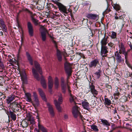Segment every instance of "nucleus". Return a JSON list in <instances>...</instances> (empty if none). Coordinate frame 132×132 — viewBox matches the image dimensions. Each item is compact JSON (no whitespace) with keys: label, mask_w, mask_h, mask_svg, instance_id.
<instances>
[{"label":"nucleus","mask_w":132,"mask_h":132,"mask_svg":"<svg viewBox=\"0 0 132 132\" xmlns=\"http://www.w3.org/2000/svg\"><path fill=\"white\" fill-rule=\"evenodd\" d=\"M28 121H29V123H30V124L29 125H31V126H33L35 124V121L33 119H29Z\"/></svg>","instance_id":"nucleus-44"},{"label":"nucleus","mask_w":132,"mask_h":132,"mask_svg":"<svg viewBox=\"0 0 132 132\" xmlns=\"http://www.w3.org/2000/svg\"><path fill=\"white\" fill-rule=\"evenodd\" d=\"M122 54H124L125 56L126 55H128V53L125 50L124 51H122Z\"/></svg>","instance_id":"nucleus-58"},{"label":"nucleus","mask_w":132,"mask_h":132,"mask_svg":"<svg viewBox=\"0 0 132 132\" xmlns=\"http://www.w3.org/2000/svg\"><path fill=\"white\" fill-rule=\"evenodd\" d=\"M109 38L108 36H106L105 34L104 37L102 39L101 43V46H106L108 43V39Z\"/></svg>","instance_id":"nucleus-18"},{"label":"nucleus","mask_w":132,"mask_h":132,"mask_svg":"<svg viewBox=\"0 0 132 132\" xmlns=\"http://www.w3.org/2000/svg\"><path fill=\"white\" fill-rule=\"evenodd\" d=\"M111 11V9L110 8H108V6L106 9V10L103 12L102 13V14L103 15H104V14H107L109 12Z\"/></svg>","instance_id":"nucleus-42"},{"label":"nucleus","mask_w":132,"mask_h":132,"mask_svg":"<svg viewBox=\"0 0 132 132\" xmlns=\"http://www.w3.org/2000/svg\"><path fill=\"white\" fill-rule=\"evenodd\" d=\"M113 8L115 9L117 11L119 10L120 9V5L118 4H116L113 6Z\"/></svg>","instance_id":"nucleus-46"},{"label":"nucleus","mask_w":132,"mask_h":132,"mask_svg":"<svg viewBox=\"0 0 132 132\" xmlns=\"http://www.w3.org/2000/svg\"><path fill=\"white\" fill-rule=\"evenodd\" d=\"M119 46L120 48V50H121L122 51H124L125 50L124 45L123 43H120V45H119Z\"/></svg>","instance_id":"nucleus-43"},{"label":"nucleus","mask_w":132,"mask_h":132,"mask_svg":"<svg viewBox=\"0 0 132 132\" xmlns=\"http://www.w3.org/2000/svg\"><path fill=\"white\" fill-rule=\"evenodd\" d=\"M23 38H24L23 35V33H22V35L21 36V44H22L23 42Z\"/></svg>","instance_id":"nucleus-54"},{"label":"nucleus","mask_w":132,"mask_h":132,"mask_svg":"<svg viewBox=\"0 0 132 132\" xmlns=\"http://www.w3.org/2000/svg\"><path fill=\"white\" fill-rule=\"evenodd\" d=\"M42 40L45 41L46 39V32L44 31H43L40 32Z\"/></svg>","instance_id":"nucleus-31"},{"label":"nucleus","mask_w":132,"mask_h":132,"mask_svg":"<svg viewBox=\"0 0 132 132\" xmlns=\"http://www.w3.org/2000/svg\"><path fill=\"white\" fill-rule=\"evenodd\" d=\"M5 81V79L3 77H0V85L3 86V84Z\"/></svg>","instance_id":"nucleus-39"},{"label":"nucleus","mask_w":132,"mask_h":132,"mask_svg":"<svg viewBox=\"0 0 132 132\" xmlns=\"http://www.w3.org/2000/svg\"><path fill=\"white\" fill-rule=\"evenodd\" d=\"M114 54L117 62L120 63L122 61V58L120 55L118 53V51H116Z\"/></svg>","instance_id":"nucleus-21"},{"label":"nucleus","mask_w":132,"mask_h":132,"mask_svg":"<svg viewBox=\"0 0 132 132\" xmlns=\"http://www.w3.org/2000/svg\"><path fill=\"white\" fill-rule=\"evenodd\" d=\"M112 39H114L113 41L115 42L117 41L118 38L117 37V33L114 31L111 32V34L110 36Z\"/></svg>","instance_id":"nucleus-27"},{"label":"nucleus","mask_w":132,"mask_h":132,"mask_svg":"<svg viewBox=\"0 0 132 132\" xmlns=\"http://www.w3.org/2000/svg\"><path fill=\"white\" fill-rule=\"evenodd\" d=\"M58 99V101L55 100H54V103L57 109L59 112L61 111V108L60 106V105L61 104L62 102V98L61 96H59Z\"/></svg>","instance_id":"nucleus-9"},{"label":"nucleus","mask_w":132,"mask_h":132,"mask_svg":"<svg viewBox=\"0 0 132 132\" xmlns=\"http://www.w3.org/2000/svg\"><path fill=\"white\" fill-rule=\"evenodd\" d=\"M27 26L29 34L31 37L34 36V29L33 25L32 23L28 21L27 23Z\"/></svg>","instance_id":"nucleus-8"},{"label":"nucleus","mask_w":132,"mask_h":132,"mask_svg":"<svg viewBox=\"0 0 132 132\" xmlns=\"http://www.w3.org/2000/svg\"><path fill=\"white\" fill-rule=\"evenodd\" d=\"M51 38L52 39V42L54 44V46L55 47V48L56 49H57V43L56 42V41L54 40L53 39V37H51Z\"/></svg>","instance_id":"nucleus-41"},{"label":"nucleus","mask_w":132,"mask_h":132,"mask_svg":"<svg viewBox=\"0 0 132 132\" xmlns=\"http://www.w3.org/2000/svg\"><path fill=\"white\" fill-rule=\"evenodd\" d=\"M87 60L86 59H83V60H82L81 61L82 63H85L87 61Z\"/></svg>","instance_id":"nucleus-62"},{"label":"nucleus","mask_w":132,"mask_h":132,"mask_svg":"<svg viewBox=\"0 0 132 132\" xmlns=\"http://www.w3.org/2000/svg\"><path fill=\"white\" fill-rule=\"evenodd\" d=\"M5 67L4 64L2 61L0 62V69L5 70Z\"/></svg>","instance_id":"nucleus-45"},{"label":"nucleus","mask_w":132,"mask_h":132,"mask_svg":"<svg viewBox=\"0 0 132 132\" xmlns=\"http://www.w3.org/2000/svg\"><path fill=\"white\" fill-rule=\"evenodd\" d=\"M79 108L77 105L74 106L72 108V113L74 117L75 118H77L78 116L79 115L80 118L82 119L83 118L82 115H81L80 113L79 110Z\"/></svg>","instance_id":"nucleus-5"},{"label":"nucleus","mask_w":132,"mask_h":132,"mask_svg":"<svg viewBox=\"0 0 132 132\" xmlns=\"http://www.w3.org/2000/svg\"><path fill=\"white\" fill-rule=\"evenodd\" d=\"M0 25L1 27L5 25L4 21L3 20L1 19H0Z\"/></svg>","instance_id":"nucleus-49"},{"label":"nucleus","mask_w":132,"mask_h":132,"mask_svg":"<svg viewBox=\"0 0 132 132\" xmlns=\"http://www.w3.org/2000/svg\"><path fill=\"white\" fill-rule=\"evenodd\" d=\"M50 6H52L53 7H54L55 8V6H54L52 3H50L49 4L47 3V4L46 5L45 7L46 8L48 9V10H50Z\"/></svg>","instance_id":"nucleus-40"},{"label":"nucleus","mask_w":132,"mask_h":132,"mask_svg":"<svg viewBox=\"0 0 132 132\" xmlns=\"http://www.w3.org/2000/svg\"><path fill=\"white\" fill-rule=\"evenodd\" d=\"M108 45L111 47H112L114 46V44L111 42H110L108 43Z\"/></svg>","instance_id":"nucleus-52"},{"label":"nucleus","mask_w":132,"mask_h":132,"mask_svg":"<svg viewBox=\"0 0 132 132\" xmlns=\"http://www.w3.org/2000/svg\"><path fill=\"white\" fill-rule=\"evenodd\" d=\"M82 106H83V108L89 111L90 109V108H88V107L89 106V103L87 102H86L85 101H84L82 102Z\"/></svg>","instance_id":"nucleus-25"},{"label":"nucleus","mask_w":132,"mask_h":132,"mask_svg":"<svg viewBox=\"0 0 132 132\" xmlns=\"http://www.w3.org/2000/svg\"><path fill=\"white\" fill-rule=\"evenodd\" d=\"M33 96L34 98V101L36 104L38 105L39 104V102L38 99V97L36 93L35 92L33 93Z\"/></svg>","instance_id":"nucleus-28"},{"label":"nucleus","mask_w":132,"mask_h":132,"mask_svg":"<svg viewBox=\"0 0 132 132\" xmlns=\"http://www.w3.org/2000/svg\"><path fill=\"white\" fill-rule=\"evenodd\" d=\"M47 106L48 108V111L49 113L52 117H54L55 113L52 106L49 103L47 104Z\"/></svg>","instance_id":"nucleus-15"},{"label":"nucleus","mask_w":132,"mask_h":132,"mask_svg":"<svg viewBox=\"0 0 132 132\" xmlns=\"http://www.w3.org/2000/svg\"><path fill=\"white\" fill-rule=\"evenodd\" d=\"M61 86L62 92L65 94L66 92L67 85L68 84L65 82L64 78L63 77H61Z\"/></svg>","instance_id":"nucleus-11"},{"label":"nucleus","mask_w":132,"mask_h":132,"mask_svg":"<svg viewBox=\"0 0 132 132\" xmlns=\"http://www.w3.org/2000/svg\"><path fill=\"white\" fill-rule=\"evenodd\" d=\"M56 4L60 12L63 13V14L65 16H66V15L68 14L69 13L71 14L72 12L71 9L67 10L66 6L58 2H56Z\"/></svg>","instance_id":"nucleus-3"},{"label":"nucleus","mask_w":132,"mask_h":132,"mask_svg":"<svg viewBox=\"0 0 132 132\" xmlns=\"http://www.w3.org/2000/svg\"><path fill=\"white\" fill-rule=\"evenodd\" d=\"M34 64L36 70L34 68L32 69V71L33 75L34 78L38 80H40V78L37 71L40 75H42V70L40 67L39 64L37 61H35Z\"/></svg>","instance_id":"nucleus-1"},{"label":"nucleus","mask_w":132,"mask_h":132,"mask_svg":"<svg viewBox=\"0 0 132 132\" xmlns=\"http://www.w3.org/2000/svg\"><path fill=\"white\" fill-rule=\"evenodd\" d=\"M100 67H98V68L97 69V71L95 73V75L96 76V78L97 79H99L101 76L102 71L101 70V66H99Z\"/></svg>","instance_id":"nucleus-22"},{"label":"nucleus","mask_w":132,"mask_h":132,"mask_svg":"<svg viewBox=\"0 0 132 132\" xmlns=\"http://www.w3.org/2000/svg\"><path fill=\"white\" fill-rule=\"evenodd\" d=\"M120 110L122 111H125V108L124 105H122L120 106Z\"/></svg>","instance_id":"nucleus-53"},{"label":"nucleus","mask_w":132,"mask_h":132,"mask_svg":"<svg viewBox=\"0 0 132 132\" xmlns=\"http://www.w3.org/2000/svg\"><path fill=\"white\" fill-rule=\"evenodd\" d=\"M105 87L106 88H108L109 89H111L112 88L111 86V85H109L108 84L106 85Z\"/></svg>","instance_id":"nucleus-57"},{"label":"nucleus","mask_w":132,"mask_h":132,"mask_svg":"<svg viewBox=\"0 0 132 132\" xmlns=\"http://www.w3.org/2000/svg\"><path fill=\"white\" fill-rule=\"evenodd\" d=\"M38 127L39 129L42 132H48L47 129L43 126L40 124L39 122L38 123Z\"/></svg>","instance_id":"nucleus-26"},{"label":"nucleus","mask_w":132,"mask_h":132,"mask_svg":"<svg viewBox=\"0 0 132 132\" xmlns=\"http://www.w3.org/2000/svg\"><path fill=\"white\" fill-rule=\"evenodd\" d=\"M120 94L118 90H117L116 91V93H114V95L117 96H118Z\"/></svg>","instance_id":"nucleus-55"},{"label":"nucleus","mask_w":132,"mask_h":132,"mask_svg":"<svg viewBox=\"0 0 132 132\" xmlns=\"http://www.w3.org/2000/svg\"><path fill=\"white\" fill-rule=\"evenodd\" d=\"M6 113L8 116L9 118L8 121L9 122H10V118H11V119L13 121H15L16 119V115L14 113V112L10 110L9 111H6Z\"/></svg>","instance_id":"nucleus-10"},{"label":"nucleus","mask_w":132,"mask_h":132,"mask_svg":"<svg viewBox=\"0 0 132 132\" xmlns=\"http://www.w3.org/2000/svg\"><path fill=\"white\" fill-rule=\"evenodd\" d=\"M29 12L31 14V15L30 17L31 18V20L32 22L34 23L35 26H37L38 24V20L37 19L34 18V15L33 14L32 12L29 11Z\"/></svg>","instance_id":"nucleus-16"},{"label":"nucleus","mask_w":132,"mask_h":132,"mask_svg":"<svg viewBox=\"0 0 132 132\" xmlns=\"http://www.w3.org/2000/svg\"><path fill=\"white\" fill-rule=\"evenodd\" d=\"M86 16L88 18L94 20H97L98 19V15L96 14L91 13L86 14Z\"/></svg>","instance_id":"nucleus-13"},{"label":"nucleus","mask_w":132,"mask_h":132,"mask_svg":"<svg viewBox=\"0 0 132 132\" xmlns=\"http://www.w3.org/2000/svg\"><path fill=\"white\" fill-rule=\"evenodd\" d=\"M26 55L28 60L31 65H33V60L30 55L28 51H26Z\"/></svg>","instance_id":"nucleus-17"},{"label":"nucleus","mask_w":132,"mask_h":132,"mask_svg":"<svg viewBox=\"0 0 132 132\" xmlns=\"http://www.w3.org/2000/svg\"><path fill=\"white\" fill-rule=\"evenodd\" d=\"M56 56L58 61L60 62H61L62 59V53L58 49L57 50Z\"/></svg>","instance_id":"nucleus-24"},{"label":"nucleus","mask_w":132,"mask_h":132,"mask_svg":"<svg viewBox=\"0 0 132 132\" xmlns=\"http://www.w3.org/2000/svg\"><path fill=\"white\" fill-rule=\"evenodd\" d=\"M89 90H88L87 93L90 91L92 94L93 95L94 97H95L98 94V92L95 89V86L91 82L89 85Z\"/></svg>","instance_id":"nucleus-7"},{"label":"nucleus","mask_w":132,"mask_h":132,"mask_svg":"<svg viewBox=\"0 0 132 132\" xmlns=\"http://www.w3.org/2000/svg\"><path fill=\"white\" fill-rule=\"evenodd\" d=\"M116 76L117 77V78H120L121 77V76L118 73H116Z\"/></svg>","instance_id":"nucleus-60"},{"label":"nucleus","mask_w":132,"mask_h":132,"mask_svg":"<svg viewBox=\"0 0 132 132\" xmlns=\"http://www.w3.org/2000/svg\"><path fill=\"white\" fill-rule=\"evenodd\" d=\"M91 128L95 132H98L99 131L98 129L97 128V126L94 124H93L90 125Z\"/></svg>","instance_id":"nucleus-36"},{"label":"nucleus","mask_w":132,"mask_h":132,"mask_svg":"<svg viewBox=\"0 0 132 132\" xmlns=\"http://www.w3.org/2000/svg\"><path fill=\"white\" fill-rule=\"evenodd\" d=\"M8 127L6 126H5L4 128H3L4 131H7L8 129Z\"/></svg>","instance_id":"nucleus-63"},{"label":"nucleus","mask_w":132,"mask_h":132,"mask_svg":"<svg viewBox=\"0 0 132 132\" xmlns=\"http://www.w3.org/2000/svg\"><path fill=\"white\" fill-rule=\"evenodd\" d=\"M78 54L80 56V58H82L83 59H86L84 54L81 53H79Z\"/></svg>","instance_id":"nucleus-50"},{"label":"nucleus","mask_w":132,"mask_h":132,"mask_svg":"<svg viewBox=\"0 0 132 132\" xmlns=\"http://www.w3.org/2000/svg\"><path fill=\"white\" fill-rule=\"evenodd\" d=\"M88 19H83V20L82 21V25L83 26H86L88 25Z\"/></svg>","instance_id":"nucleus-37"},{"label":"nucleus","mask_w":132,"mask_h":132,"mask_svg":"<svg viewBox=\"0 0 132 132\" xmlns=\"http://www.w3.org/2000/svg\"><path fill=\"white\" fill-rule=\"evenodd\" d=\"M130 72H129L127 71L125 72L124 74V77L125 78H127L129 77L130 75Z\"/></svg>","instance_id":"nucleus-48"},{"label":"nucleus","mask_w":132,"mask_h":132,"mask_svg":"<svg viewBox=\"0 0 132 132\" xmlns=\"http://www.w3.org/2000/svg\"><path fill=\"white\" fill-rule=\"evenodd\" d=\"M99 60L97 59H94L91 61L90 62L88 63V67L89 68H98V67H100L99 66H101L99 62Z\"/></svg>","instance_id":"nucleus-6"},{"label":"nucleus","mask_w":132,"mask_h":132,"mask_svg":"<svg viewBox=\"0 0 132 132\" xmlns=\"http://www.w3.org/2000/svg\"><path fill=\"white\" fill-rule=\"evenodd\" d=\"M67 88L68 89V92L70 93V94H71V91L70 90V87L68 85H67Z\"/></svg>","instance_id":"nucleus-59"},{"label":"nucleus","mask_w":132,"mask_h":132,"mask_svg":"<svg viewBox=\"0 0 132 132\" xmlns=\"http://www.w3.org/2000/svg\"><path fill=\"white\" fill-rule=\"evenodd\" d=\"M17 26L18 27V28H20L21 29H22V27L19 24L18 20L17 21Z\"/></svg>","instance_id":"nucleus-56"},{"label":"nucleus","mask_w":132,"mask_h":132,"mask_svg":"<svg viewBox=\"0 0 132 132\" xmlns=\"http://www.w3.org/2000/svg\"><path fill=\"white\" fill-rule=\"evenodd\" d=\"M76 98L73 95L70 94V98H69V100L70 102L71 103H72L74 101V99Z\"/></svg>","instance_id":"nucleus-38"},{"label":"nucleus","mask_w":132,"mask_h":132,"mask_svg":"<svg viewBox=\"0 0 132 132\" xmlns=\"http://www.w3.org/2000/svg\"><path fill=\"white\" fill-rule=\"evenodd\" d=\"M41 84L42 86L44 88H46V84L45 80L43 77L42 76L41 78Z\"/></svg>","instance_id":"nucleus-29"},{"label":"nucleus","mask_w":132,"mask_h":132,"mask_svg":"<svg viewBox=\"0 0 132 132\" xmlns=\"http://www.w3.org/2000/svg\"><path fill=\"white\" fill-rule=\"evenodd\" d=\"M21 79L25 84L27 83V78L26 72L24 71L20 72Z\"/></svg>","instance_id":"nucleus-14"},{"label":"nucleus","mask_w":132,"mask_h":132,"mask_svg":"<svg viewBox=\"0 0 132 132\" xmlns=\"http://www.w3.org/2000/svg\"><path fill=\"white\" fill-rule=\"evenodd\" d=\"M27 98V101L29 102H31L32 101L31 98V94L29 93H27L26 94Z\"/></svg>","instance_id":"nucleus-34"},{"label":"nucleus","mask_w":132,"mask_h":132,"mask_svg":"<svg viewBox=\"0 0 132 132\" xmlns=\"http://www.w3.org/2000/svg\"><path fill=\"white\" fill-rule=\"evenodd\" d=\"M54 85L55 88L56 89H58L59 85V79L57 77H56L55 78Z\"/></svg>","instance_id":"nucleus-32"},{"label":"nucleus","mask_w":132,"mask_h":132,"mask_svg":"<svg viewBox=\"0 0 132 132\" xmlns=\"http://www.w3.org/2000/svg\"><path fill=\"white\" fill-rule=\"evenodd\" d=\"M28 121L27 120H23L22 122L21 125L23 127H27L28 125Z\"/></svg>","instance_id":"nucleus-33"},{"label":"nucleus","mask_w":132,"mask_h":132,"mask_svg":"<svg viewBox=\"0 0 132 132\" xmlns=\"http://www.w3.org/2000/svg\"><path fill=\"white\" fill-rule=\"evenodd\" d=\"M78 7L76 6L74 8L73 10H74V11L75 12H76L77 10H78Z\"/></svg>","instance_id":"nucleus-61"},{"label":"nucleus","mask_w":132,"mask_h":132,"mask_svg":"<svg viewBox=\"0 0 132 132\" xmlns=\"http://www.w3.org/2000/svg\"><path fill=\"white\" fill-rule=\"evenodd\" d=\"M9 106L13 112H19L21 109V105L15 102H13L10 103Z\"/></svg>","instance_id":"nucleus-4"},{"label":"nucleus","mask_w":132,"mask_h":132,"mask_svg":"<svg viewBox=\"0 0 132 132\" xmlns=\"http://www.w3.org/2000/svg\"><path fill=\"white\" fill-rule=\"evenodd\" d=\"M108 47L106 46H101V54L103 57L108 53Z\"/></svg>","instance_id":"nucleus-12"},{"label":"nucleus","mask_w":132,"mask_h":132,"mask_svg":"<svg viewBox=\"0 0 132 132\" xmlns=\"http://www.w3.org/2000/svg\"><path fill=\"white\" fill-rule=\"evenodd\" d=\"M48 88L49 89H52L53 86V79L52 77L49 76L48 78Z\"/></svg>","instance_id":"nucleus-23"},{"label":"nucleus","mask_w":132,"mask_h":132,"mask_svg":"<svg viewBox=\"0 0 132 132\" xmlns=\"http://www.w3.org/2000/svg\"><path fill=\"white\" fill-rule=\"evenodd\" d=\"M101 121L102 122L104 125H106L108 126H110V124L109 123V122L105 119H101Z\"/></svg>","instance_id":"nucleus-35"},{"label":"nucleus","mask_w":132,"mask_h":132,"mask_svg":"<svg viewBox=\"0 0 132 132\" xmlns=\"http://www.w3.org/2000/svg\"><path fill=\"white\" fill-rule=\"evenodd\" d=\"M64 118L65 119H67L68 118V116L67 115L65 114L64 115Z\"/></svg>","instance_id":"nucleus-64"},{"label":"nucleus","mask_w":132,"mask_h":132,"mask_svg":"<svg viewBox=\"0 0 132 132\" xmlns=\"http://www.w3.org/2000/svg\"><path fill=\"white\" fill-rule=\"evenodd\" d=\"M64 59L66 61L64 64V70L67 75V78L68 79L72 75L71 65L70 63L67 61V59L65 57H64Z\"/></svg>","instance_id":"nucleus-2"},{"label":"nucleus","mask_w":132,"mask_h":132,"mask_svg":"<svg viewBox=\"0 0 132 132\" xmlns=\"http://www.w3.org/2000/svg\"><path fill=\"white\" fill-rule=\"evenodd\" d=\"M15 96L14 95H12V96H8L6 99V102L7 104L11 103V102L12 101L14 100Z\"/></svg>","instance_id":"nucleus-20"},{"label":"nucleus","mask_w":132,"mask_h":132,"mask_svg":"<svg viewBox=\"0 0 132 132\" xmlns=\"http://www.w3.org/2000/svg\"><path fill=\"white\" fill-rule=\"evenodd\" d=\"M58 16V15L53 14V15H52V18L54 19H56L57 18Z\"/></svg>","instance_id":"nucleus-51"},{"label":"nucleus","mask_w":132,"mask_h":132,"mask_svg":"<svg viewBox=\"0 0 132 132\" xmlns=\"http://www.w3.org/2000/svg\"><path fill=\"white\" fill-rule=\"evenodd\" d=\"M38 91L39 93V94L42 98V100L44 101H46V99L44 92L40 88L38 89Z\"/></svg>","instance_id":"nucleus-19"},{"label":"nucleus","mask_w":132,"mask_h":132,"mask_svg":"<svg viewBox=\"0 0 132 132\" xmlns=\"http://www.w3.org/2000/svg\"><path fill=\"white\" fill-rule=\"evenodd\" d=\"M2 29V31L4 32H6L7 31V28L6 26L5 25L1 27Z\"/></svg>","instance_id":"nucleus-47"},{"label":"nucleus","mask_w":132,"mask_h":132,"mask_svg":"<svg viewBox=\"0 0 132 132\" xmlns=\"http://www.w3.org/2000/svg\"><path fill=\"white\" fill-rule=\"evenodd\" d=\"M106 97L105 95L104 96V104L106 105L109 106L111 104V101L108 98H106Z\"/></svg>","instance_id":"nucleus-30"}]
</instances>
